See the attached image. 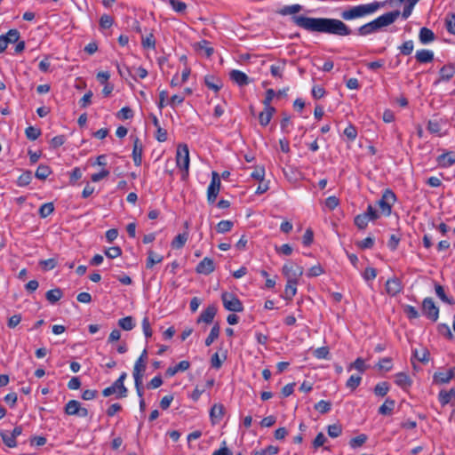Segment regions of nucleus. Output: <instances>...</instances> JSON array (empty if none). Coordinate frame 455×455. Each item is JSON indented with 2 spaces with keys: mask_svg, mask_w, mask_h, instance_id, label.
I'll use <instances>...</instances> for the list:
<instances>
[{
  "mask_svg": "<svg viewBox=\"0 0 455 455\" xmlns=\"http://www.w3.org/2000/svg\"><path fill=\"white\" fill-rule=\"evenodd\" d=\"M190 367V363L188 361H181L177 365L173 367H169L166 371L165 375L167 377H172L179 371H185Z\"/></svg>",
  "mask_w": 455,
  "mask_h": 455,
  "instance_id": "19",
  "label": "nucleus"
},
{
  "mask_svg": "<svg viewBox=\"0 0 455 455\" xmlns=\"http://www.w3.org/2000/svg\"><path fill=\"white\" fill-rule=\"evenodd\" d=\"M233 226L234 223L231 220H221L217 224L216 229L218 233L224 234L229 232Z\"/></svg>",
  "mask_w": 455,
  "mask_h": 455,
  "instance_id": "42",
  "label": "nucleus"
},
{
  "mask_svg": "<svg viewBox=\"0 0 455 455\" xmlns=\"http://www.w3.org/2000/svg\"><path fill=\"white\" fill-rule=\"evenodd\" d=\"M32 180V173L29 171H27L23 172L19 178H18V185L20 187H25L28 186Z\"/></svg>",
  "mask_w": 455,
  "mask_h": 455,
  "instance_id": "50",
  "label": "nucleus"
},
{
  "mask_svg": "<svg viewBox=\"0 0 455 455\" xmlns=\"http://www.w3.org/2000/svg\"><path fill=\"white\" fill-rule=\"evenodd\" d=\"M370 220L368 219L367 215H364L363 213L362 214H358L357 216L355 217V225L359 228V229H365L367 225H368V221Z\"/></svg>",
  "mask_w": 455,
  "mask_h": 455,
  "instance_id": "44",
  "label": "nucleus"
},
{
  "mask_svg": "<svg viewBox=\"0 0 455 455\" xmlns=\"http://www.w3.org/2000/svg\"><path fill=\"white\" fill-rule=\"evenodd\" d=\"M302 10V6L300 4H292V5H285L282 9L278 11V13L281 15H292L299 12Z\"/></svg>",
  "mask_w": 455,
  "mask_h": 455,
  "instance_id": "33",
  "label": "nucleus"
},
{
  "mask_svg": "<svg viewBox=\"0 0 455 455\" xmlns=\"http://www.w3.org/2000/svg\"><path fill=\"white\" fill-rule=\"evenodd\" d=\"M54 211V205L52 203H45L39 208L38 213L41 218H46L51 215Z\"/></svg>",
  "mask_w": 455,
  "mask_h": 455,
  "instance_id": "41",
  "label": "nucleus"
},
{
  "mask_svg": "<svg viewBox=\"0 0 455 455\" xmlns=\"http://www.w3.org/2000/svg\"><path fill=\"white\" fill-rule=\"evenodd\" d=\"M395 382L397 386L401 387L403 389H406L411 386L412 381L406 373L399 372L395 375Z\"/></svg>",
  "mask_w": 455,
  "mask_h": 455,
  "instance_id": "23",
  "label": "nucleus"
},
{
  "mask_svg": "<svg viewBox=\"0 0 455 455\" xmlns=\"http://www.w3.org/2000/svg\"><path fill=\"white\" fill-rule=\"evenodd\" d=\"M330 355L328 347H321L314 351V355L317 359H327Z\"/></svg>",
  "mask_w": 455,
  "mask_h": 455,
  "instance_id": "60",
  "label": "nucleus"
},
{
  "mask_svg": "<svg viewBox=\"0 0 455 455\" xmlns=\"http://www.w3.org/2000/svg\"><path fill=\"white\" fill-rule=\"evenodd\" d=\"M221 187L220 176L215 171L212 172V180L207 188V201L209 204H214Z\"/></svg>",
  "mask_w": 455,
  "mask_h": 455,
  "instance_id": "7",
  "label": "nucleus"
},
{
  "mask_svg": "<svg viewBox=\"0 0 455 455\" xmlns=\"http://www.w3.org/2000/svg\"><path fill=\"white\" fill-rule=\"evenodd\" d=\"M224 406L221 403H215L211 411H210V417L212 424H216L220 422L223 416H224Z\"/></svg>",
  "mask_w": 455,
  "mask_h": 455,
  "instance_id": "17",
  "label": "nucleus"
},
{
  "mask_svg": "<svg viewBox=\"0 0 455 455\" xmlns=\"http://www.w3.org/2000/svg\"><path fill=\"white\" fill-rule=\"evenodd\" d=\"M105 255L109 259H116L122 255V249L119 246H113L105 251Z\"/></svg>",
  "mask_w": 455,
  "mask_h": 455,
  "instance_id": "57",
  "label": "nucleus"
},
{
  "mask_svg": "<svg viewBox=\"0 0 455 455\" xmlns=\"http://www.w3.org/2000/svg\"><path fill=\"white\" fill-rule=\"evenodd\" d=\"M373 391L377 396L383 397L389 391V384L387 381L379 382L375 386Z\"/></svg>",
  "mask_w": 455,
  "mask_h": 455,
  "instance_id": "38",
  "label": "nucleus"
},
{
  "mask_svg": "<svg viewBox=\"0 0 455 455\" xmlns=\"http://www.w3.org/2000/svg\"><path fill=\"white\" fill-rule=\"evenodd\" d=\"M133 378H134V384H135L137 395L140 398H143V395H144V388H143V384H142L143 376L133 375Z\"/></svg>",
  "mask_w": 455,
  "mask_h": 455,
  "instance_id": "49",
  "label": "nucleus"
},
{
  "mask_svg": "<svg viewBox=\"0 0 455 455\" xmlns=\"http://www.w3.org/2000/svg\"><path fill=\"white\" fill-rule=\"evenodd\" d=\"M27 138L30 140H36L41 135V130L34 126H28L25 130Z\"/></svg>",
  "mask_w": 455,
  "mask_h": 455,
  "instance_id": "46",
  "label": "nucleus"
},
{
  "mask_svg": "<svg viewBox=\"0 0 455 455\" xmlns=\"http://www.w3.org/2000/svg\"><path fill=\"white\" fill-rule=\"evenodd\" d=\"M413 355L418 361L423 363H426L429 361V352L427 349H423L420 354L417 350H415L413 352Z\"/></svg>",
  "mask_w": 455,
  "mask_h": 455,
  "instance_id": "64",
  "label": "nucleus"
},
{
  "mask_svg": "<svg viewBox=\"0 0 455 455\" xmlns=\"http://www.w3.org/2000/svg\"><path fill=\"white\" fill-rule=\"evenodd\" d=\"M403 289V285L401 281L396 278H390L386 283V291L388 295L395 296L397 295Z\"/></svg>",
  "mask_w": 455,
  "mask_h": 455,
  "instance_id": "13",
  "label": "nucleus"
},
{
  "mask_svg": "<svg viewBox=\"0 0 455 455\" xmlns=\"http://www.w3.org/2000/svg\"><path fill=\"white\" fill-rule=\"evenodd\" d=\"M386 4L387 1H374L369 4L348 6L347 8L342 10L339 16L344 20H354L375 13L378 10L384 7Z\"/></svg>",
  "mask_w": 455,
  "mask_h": 455,
  "instance_id": "2",
  "label": "nucleus"
},
{
  "mask_svg": "<svg viewBox=\"0 0 455 455\" xmlns=\"http://www.w3.org/2000/svg\"><path fill=\"white\" fill-rule=\"evenodd\" d=\"M327 432L329 436L331 438H336L339 436L342 433V427L340 424H332L328 426Z\"/></svg>",
  "mask_w": 455,
  "mask_h": 455,
  "instance_id": "45",
  "label": "nucleus"
},
{
  "mask_svg": "<svg viewBox=\"0 0 455 455\" xmlns=\"http://www.w3.org/2000/svg\"><path fill=\"white\" fill-rule=\"evenodd\" d=\"M455 397V388H451L449 391L442 390L439 393V401L442 405L448 404L452 398Z\"/></svg>",
  "mask_w": 455,
  "mask_h": 455,
  "instance_id": "32",
  "label": "nucleus"
},
{
  "mask_svg": "<svg viewBox=\"0 0 455 455\" xmlns=\"http://www.w3.org/2000/svg\"><path fill=\"white\" fill-rule=\"evenodd\" d=\"M275 112V108H265L264 111L260 112L259 115V124L262 126H267L269 124V122L272 118V116Z\"/></svg>",
  "mask_w": 455,
  "mask_h": 455,
  "instance_id": "25",
  "label": "nucleus"
},
{
  "mask_svg": "<svg viewBox=\"0 0 455 455\" xmlns=\"http://www.w3.org/2000/svg\"><path fill=\"white\" fill-rule=\"evenodd\" d=\"M283 274L287 280L298 281V279L303 275V267L296 265L293 262L285 264L283 267Z\"/></svg>",
  "mask_w": 455,
  "mask_h": 455,
  "instance_id": "9",
  "label": "nucleus"
},
{
  "mask_svg": "<svg viewBox=\"0 0 455 455\" xmlns=\"http://www.w3.org/2000/svg\"><path fill=\"white\" fill-rule=\"evenodd\" d=\"M419 38L421 44H427L433 42L435 38V36L431 29L424 27L419 30Z\"/></svg>",
  "mask_w": 455,
  "mask_h": 455,
  "instance_id": "22",
  "label": "nucleus"
},
{
  "mask_svg": "<svg viewBox=\"0 0 455 455\" xmlns=\"http://www.w3.org/2000/svg\"><path fill=\"white\" fill-rule=\"evenodd\" d=\"M362 381V377L359 375H352L350 378L347 380L346 387L351 391H354L357 388V387L360 385Z\"/></svg>",
  "mask_w": 455,
  "mask_h": 455,
  "instance_id": "43",
  "label": "nucleus"
},
{
  "mask_svg": "<svg viewBox=\"0 0 455 455\" xmlns=\"http://www.w3.org/2000/svg\"><path fill=\"white\" fill-rule=\"evenodd\" d=\"M298 281L287 280V283L284 289L283 299L286 300H291L297 292Z\"/></svg>",
  "mask_w": 455,
  "mask_h": 455,
  "instance_id": "21",
  "label": "nucleus"
},
{
  "mask_svg": "<svg viewBox=\"0 0 455 455\" xmlns=\"http://www.w3.org/2000/svg\"><path fill=\"white\" fill-rule=\"evenodd\" d=\"M437 163L440 166L447 168L455 164V152L449 151L440 155L437 157Z\"/></svg>",
  "mask_w": 455,
  "mask_h": 455,
  "instance_id": "15",
  "label": "nucleus"
},
{
  "mask_svg": "<svg viewBox=\"0 0 455 455\" xmlns=\"http://www.w3.org/2000/svg\"><path fill=\"white\" fill-rule=\"evenodd\" d=\"M215 270V265L211 258L205 257L196 266V271L202 275H210Z\"/></svg>",
  "mask_w": 455,
  "mask_h": 455,
  "instance_id": "10",
  "label": "nucleus"
},
{
  "mask_svg": "<svg viewBox=\"0 0 455 455\" xmlns=\"http://www.w3.org/2000/svg\"><path fill=\"white\" fill-rule=\"evenodd\" d=\"M62 296L63 291L60 288L50 290L45 293L46 299L52 304L58 302Z\"/></svg>",
  "mask_w": 455,
  "mask_h": 455,
  "instance_id": "28",
  "label": "nucleus"
},
{
  "mask_svg": "<svg viewBox=\"0 0 455 455\" xmlns=\"http://www.w3.org/2000/svg\"><path fill=\"white\" fill-rule=\"evenodd\" d=\"M293 23L309 32H319L346 36L353 34V30L342 20L329 18H311L293 16Z\"/></svg>",
  "mask_w": 455,
  "mask_h": 455,
  "instance_id": "1",
  "label": "nucleus"
},
{
  "mask_svg": "<svg viewBox=\"0 0 455 455\" xmlns=\"http://www.w3.org/2000/svg\"><path fill=\"white\" fill-rule=\"evenodd\" d=\"M114 23V19L108 14H103L100 19V26L102 28H109Z\"/></svg>",
  "mask_w": 455,
  "mask_h": 455,
  "instance_id": "58",
  "label": "nucleus"
},
{
  "mask_svg": "<svg viewBox=\"0 0 455 455\" xmlns=\"http://www.w3.org/2000/svg\"><path fill=\"white\" fill-rule=\"evenodd\" d=\"M0 436L4 443L9 448H14L17 446L16 438L8 431L2 430Z\"/></svg>",
  "mask_w": 455,
  "mask_h": 455,
  "instance_id": "29",
  "label": "nucleus"
},
{
  "mask_svg": "<svg viewBox=\"0 0 455 455\" xmlns=\"http://www.w3.org/2000/svg\"><path fill=\"white\" fill-rule=\"evenodd\" d=\"M169 3L172 8L179 13L184 12L187 9V4L184 2L179 0H169Z\"/></svg>",
  "mask_w": 455,
  "mask_h": 455,
  "instance_id": "55",
  "label": "nucleus"
},
{
  "mask_svg": "<svg viewBox=\"0 0 455 455\" xmlns=\"http://www.w3.org/2000/svg\"><path fill=\"white\" fill-rule=\"evenodd\" d=\"M220 331V328L219 323H217L212 326V328L210 331V334L205 339L204 343H205L206 347L211 346L213 343V341L219 338Z\"/></svg>",
  "mask_w": 455,
  "mask_h": 455,
  "instance_id": "34",
  "label": "nucleus"
},
{
  "mask_svg": "<svg viewBox=\"0 0 455 455\" xmlns=\"http://www.w3.org/2000/svg\"><path fill=\"white\" fill-rule=\"evenodd\" d=\"M177 166L182 171V180H186L188 177L189 169V150L186 144H180L176 154Z\"/></svg>",
  "mask_w": 455,
  "mask_h": 455,
  "instance_id": "4",
  "label": "nucleus"
},
{
  "mask_svg": "<svg viewBox=\"0 0 455 455\" xmlns=\"http://www.w3.org/2000/svg\"><path fill=\"white\" fill-rule=\"evenodd\" d=\"M39 265L44 270L53 269L57 266V260L53 258L48 259H43L39 261Z\"/></svg>",
  "mask_w": 455,
  "mask_h": 455,
  "instance_id": "56",
  "label": "nucleus"
},
{
  "mask_svg": "<svg viewBox=\"0 0 455 455\" xmlns=\"http://www.w3.org/2000/svg\"><path fill=\"white\" fill-rule=\"evenodd\" d=\"M127 374L125 372H123L119 378L115 381L116 386L119 387L118 395H116L117 398H124L127 396L128 389L125 387L124 382L126 378Z\"/></svg>",
  "mask_w": 455,
  "mask_h": 455,
  "instance_id": "26",
  "label": "nucleus"
},
{
  "mask_svg": "<svg viewBox=\"0 0 455 455\" xmlns=\"http://www.w3.org/2000/svg\"><path fill=\"white\" fill-rule=\"evenodd\" d=\"M93 93L92 91H88L84 97L79 100V105L81 108H85L92 104V98Z\"/></svg>",
  "mask_w": 455,
  "mask_h": 455,
  "instance_id": "63",
  "label": "nucleus"
},
{
  "mask_svg": "<svg viewBox=\"0 0 455 455\" xmlns=\"http://www.w3.org/2000/svg\"><path fill=\"white\" fill-rule=\"evenodd\" d=\"M141 44L143 48L146 49H155L156 47V39L152 33H150L146 37H142Z\"/></svg>",
  "mask_w": 455,
  "mask_h": 455,
  "instance_id": "48",
  "label": "nucleus"
},
{
  "mask_svg": "<svg viewBox=\"0 0 455 455\" xmlns=\"http://www.w3.org/2000/svg\"><path fill=\"white\" fill-rule=\"evenodd\" d=\"M344 135L347 136V138L353 141L356 139L357 137V130L356 128L352 125V124H349L345 130H344Z\"/></svg>",
  "mask_w": 455,
  "mask_h": 455,
  "instance_id": "61",
  "label": "nucleus"
},
{
  "mask_svg": "<svg viewBox=\"0 0 455 455\" xmlns=\"http://www.w3.org/2000/svg\"><path fill=\"white\" fill-rule=\"evenodd\" d=\"M445 22L447 30L455 35V14H448Z\"/></svg>",
  "mask_w": 455,
  "mask_h": 455,
  "instance_id": "62",
  "label": "nucleus"
},
{
  "mask_svg": "<svg viewBox=\"0 0 455 455\" xmlns=\"http://www.w3.org/2000/svg\"><path fill=\"white\" fill-rule=\"evenodd\" d=\"M80 405L78 401L70 400L66 403L64 412L68 416H77Z\"/></svg>",
  "mask_w": 455,
  "mask_h": 455,
  "instance_id": "24",
  "label": "nucleus"
},
{
  "mask_svg": "<svg viewBox=\"0 0 455 455\" xmlns=\"http://www.w3.org/2000/svg\"><path fill=\"white\" fill-rule=\"evenodd\" d=\"M401 14L400 11H393L387 12L377 19L359 27L356 30L357 34L365 36L377 32L379 29L389 26L394 23Z\"/></svg>",
  "mask_w": 455,
  "mask_h": 455,
  "instance_id": "3",
  "label": "nucleus"
},
{
  "mask_svg": "<svg viewBox=\"0 0 455 455\" xmlns=\"http://www.w3.org/2000/svg\"><path fill=\"white\" fill-rule=\"evenodd\" d=\"M52 171L48 165L40 164L35 173V176L41 180H44L51 174Z\"/></svg>",
  "mask_w": 455,
  "mask_h": 455,
  "instance_id": "37",
  "label": "nucleus"
},
{
  "mask_svg": "<svg viewBox=\"0 0 455 455\" xmlns=\"http://www.w3.org/2000/svg\"><path fill=\"white\" fill-rule=\"evenodd\" d=\"M197 49L201 51L206 57H211L213 54V48L210 46V43L206 40H202L196 44Z\"/></svg>",
  "mask_w": 455,
  "mask_h": 455,
  "instance_id": "36",
  "label": "nucleus"
},
{
  "mask_svg": "<svg viewBox=\"0 0 455 455\" xmlns=\"http://www.w3.org/2000/svg\"><path fill=\"white\" fill-rule=\"evenodd\" d=\"M143 145L138 137L133 139L132 159L136 166H140L142 163Z\"/></svg>",
  "mask_w": 455,
  "mask_h": 455,
  "instance_id": "11",
  "label": "nucleus"
},
{
  "mask_svg": "<svg viewBox=\"0 0 455 455\" xmlns=\"http://www.w3.org/2000/svg\"><path fill=\"white\" fill-rule=\"evenodd\" d=\"M118 325L124 331H131L134 328L135 323L132 316H126L119 319Z\"/></svg>",
  "mask_w": 455,
  "mask_h": 455,
  "instance_id": "39",
  "label": "nucleus"
},
{
  "mask_svg": "<svg viewBox=\"0 0 455 455\" xmlns=\"http://www.w3.org/2000/svg\"><path fill=\"white\" fill-rule=\"evenodd\" d=\"M435 290L436 295L445 303L450 305L454 304V299L446 296L443 287L441 284H435Z\"/></svg>",
  "mask_w": 455,
  "mask_h": 455,
  "instance_id": "40",
  "label": "nucleus"
},
{
  "mask_svg": "<svg viewBox=\"0 0 455 455\" xmlns=\"http://www.w3.org/2000/svg\"><path fill=\"white\" fill-rule=\"evenodd\" d=\"M413 42L412 40H408L404 42L401 46H399L400 52L403 55H410L413 51Z\"/></svg>",
  "mask_w": 455,
  "mask_h": 455,
  "instance_id": "54",
  "label": "nucleus"
},
{
  "mask_svg": "<svg viewBox=\"0 0 455 455\" xmlns=\"http://www.w3.org/2000/svg\"><path fill=\"white\" fill-rule=\"evenodd\" d=\"M403 311L409 319H416L419 316L418 310L413 306L406 305Z\"/></svg>",
  "mask_w": 455,
  "mask_h": 455,
  "instance_id": "59",
  "label": "nucleus"
},
{
  "mask_svg": "<svg viewBox=\"0 0 455 455\" xmlns=\"http://www.w3.org/2000/svg\"><path fill=\"white\" fill-rule=\"evenodd\" d=\"M367 441V435L364 434H361L354 438H352L349 442V444L352 448H357L362 446Z\"/></svg>",
  "mask_w": 455,
  "mask_h": 455,
  "instance_id": "51",
  "label": "nucleus"
},
{
  "mask_svg": "<svg viewBox=\"0 0 455 455\" xmlns=\"http://www.w3.org/2000/svg\"><path fill=\"white\" fill-rule=\"evenodd\" d=\"M415 59L420 64L429 63L434 60V53L432 51L423 49L416 52Z\"/></svg>",
  "mask_w": 455,
  "mask_h": 455,
  "instance_id": "18",
  "label": "nucleus"
},
{
  "mask_svg": "<svg viewBox=\"0 0 455 455\" xmlns=\"http://www.w3.org/2000/svg\"><path fill=\"white\" fill-rule=\"evenodd\" d=\"M164 259L163 256L156 255L152 250L148 251V259L146 262L147 268H152L155 264L162 262Z\"/></svg>",
  "mask_w": 455,
  "mask_h": 455,
  "instance_id": "31",
  "label": "nucleus"
},
{
  "mask_svg": "<svg viewBox=\"0 0 455 455\" xmlns=\"http://www.w3.org/2000/svg\"><path fill=\"white\" fill-rule=\"evenodd\" d=\"M147 360H148V352L147 349H144L137 359L133 368V375H140L144 376V372L147 367Z\"/></svg>",
  "mask_w": 455,
  "mask_h": 455,
  "instance_id": "12",
  "label": "nucleus"
},
{
  "mask_svg": "<svg viewBox=\"0 0 455 455\" xmlns=\"http://www.w3.org/2000/svg\"><path fill=\"white\" fill-rule=\"evenodd\" d=\"M331 407V402L321 400L317 403L315 404V409L318 411L320 413L324 414L330 411Z\"/></svg>",
  "mask_w": 455,
  "mask_h": 455,
  "instance_id": "47",
  "label": "nucleus"
},
{
  "mask_svg": "<svg viewBox=\"0 0 455 455\" xmlns=\"http://www.w3.org/2000/svg\"><path fill=\"white\" fill-rule=\"evenodd\" d=\"M452 373L450 371L435 372L434 374V382L437 384H446L452 379Z\"/></svg>",
  "mask_w": 455,
  "mask_h": 455,
  "instance_id": "30",
  "label": "nucleus"
},
{
  "mask_svg": "<svg viewBox=\"0 0 455 455\" xmlns=\"http://www.w3.org/2000/svg\"><path fill=\"white\" fill-rule=\"evenodd\" d=\"M455 74V65H445L440 69L438 82H448Z\"/></svg>",
  "mask_w": 455,
  "mask_h": 455,
  "instance_id": "20",
  "label": "nucleus"
},
{
  "mask_svg": "<svg viewBox=\"0 0 455 455\" xmlns=\"http://www.w3.org/2000/svg\"><path fill=\"white\" fill-rule=\"evenodd\" d=\"M221 300L224 307L231 312L243 311V305L242 301L234 293L225 291L221 294Z\"/></svg>",
  "mask_w": 455,
  "mask_h": 455,
  "instance_id": "5",
  "label": "nucleus"
},
{
  "mask_svg": "<svg viewBox=\"0 0 455 455\" xmlns=\"http://www.w3.org/2000/svg\"><path fill=\"white\" fill-rule=\"evenodd\" d=\"M395 400L387 397L378 411L381 415H390L395 408Z\"/></svg>",
  "mask_w": 455,
  "mask_h": 455,
  "instance_id": "27",
  "label": "nucleus"
},
{
  "mask_svg": "<svg viewBox=\"0 0 455 455\" xmlns=\"http://www.w3.org/2000/svg\"><path fill=\"white\" fill-rule=\"evenodd\" d=\"M217 313V307L214 305L208 306L200 315L197 323L204 322L205 323H212Z\"/></svg>",
  "mask_w": 455,
  "mask_h": 455,
  "instance_id": "14",
  "label": "nucleus"
},
{
  "mask_svg": "<svg viewBox=\"0 0 455 455\" xmlns=\"http://www.w3.org/2000/svg\"><path fill=\"white\" fill-rule=\"evenodd\" d=\"M395 200L396 196L395 193L390 189H386L381 198L377 202V204L384 215L389 216L391 214L392 205Z\"/></svg>",
  "mask_w": 455,
  "mask_h": 455,
  "instance_id": "6",
  "label": "nucleus"
},
{
  "mask_svg": "<svg viewBox=\"0 0 455 455\" xmlns=\"http://www.w3.org/2000/svg\"><path fill=\"white\" fill-rule=\"evenodd\" d=\"M230 79L238 85H245L251 83L248 76L239 70H232L229 73Z\"/></svg>",
  "mask_w": 455,
  "mask_h": 455,
  "instance_id": "16",
  "label": "nucleus"
},
{
  "mask_svg": "<svg viewBox=\"0 0 455 455\" xmlns=\"http://www.w3.org/2000/svg\"><path fill=\"white\" fill-rule=\"evenodd\" d=\"M356 246L362 250L371 249L374 245V238L368 236L362 241H358L355 243Z\"/></svg>",
  "mask_w": 455,
  "mask_h": 455,
  "instance_id": "53",
  "label": "nucleus"
},
{
  "mask_svg": "<svg viewBox=\"0 0 455 455\" xmlns=\"http://www.w3.org/2000/svg\"><path fill=\"white\" fill-rule=\"evenodd\" d=\"M422 313L432 322H436L439 317V308L435 306L432 298H426L422 302Z\"/></svg>",
  "mask_w": 455,
  "mask_h": 455,
  "instance_id": "8",
  "label": "nucleus"
},
{
  "mask_svg": "<svg viewBox=\"0 0 455 455\" xmlns=\"http://www.w3.org/2000/svg\"><path fill=\"white\" fill-rule=\"evenodd\" d=\"M188 238V234L187 232H184L182 234H179L172 242V247L173 249H180L182 248L187 240Z\"/></svg>",
  "mask_w": 455,
  "mask_h": 455,
  "instance_id": "35",
  "label": "nucleus"
},
{
  "mask_svg": "<svg viewBox=\"0 0 455 455\" xmlns=\"http://www.w3.org/2000/svg\"><path fill=\"white\" fill-rule=\"evenodd\" d=\"M4 36L8 44H13L19 41L20 35L17 29H10Z\"/></svg>",
  "mask_w": 455,
  "mask_h": 455,
  "instance_id": "52",
  "label": "nucleus"
}]
</instances>
